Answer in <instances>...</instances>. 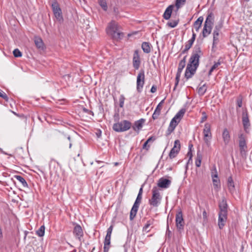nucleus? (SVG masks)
Segmentation results:
<instances>
[{"label": "nucleus", "mask_w": 252, "mask_h": 252, "mask_svg": "<svg viewBox=\"0 0 252 252\" xmlns=\"http://www.w3.org/2000/svg\"><path fill=\"white\" fill-rule=\"evenodd\" d=\"M164 102V99H163L162 100H161L158 104V105H157L156 109L155 110V111L158 113H160V111L161 110V108H162V104Z\"/></svg>", "instance_id": "nucleus-41"}, {"label": "nucleus", "mask_w": 252, "mask_h": 252, "mask_svg": "<svg viewBox=\"0 0 252 252\" xmlns=\"http://www.w3.org/2000/svg\"><path fill=\"white\" fill-rule=\"evenodd\" d=\"M227 187L229 191L232 193L235 190V186L234 182L227 183Z\"/></svg>", "instance_id": "nucleus-37"}, {"label": "nucleus", "mask_w": 252, "mask_h": 252, "mask_svg": "<svg viewBox=\"0 0 252 252\" xmlns=\"http://www.w3.org/2000/svg\"><path fill=\"white\" fill-rule=\"evenodd\" d=\"M171 181L163 177L160 178L158 181L157 185L159 188L167 189L171 185Z\"/></svg>", "instance_id": "nucleus-14"}, {"label": "nucleus", "mask_w": 252, "mask_h": 252, "mask_svg": "<svg viewBox=\"0 0 252 252\" xmlns=\"http://www.w3.org/2000/svg\"><path fill=\"white\" fill-rule=\"evenodd\" d=\"M62 140L64 145L68 144L69 148H71L72 146V143L71 141L70 136L69 135H67L66 136H64Z\"/></svg>", "instance_id": "nucleus-30"}, {"label": "nucleus", "mask_w": 252, "mask_h": 252, "mask_svg": "<svg viewBox=\"0 0 252 252\" xmlns=\"http://www.w3.org/2000/svg\"><path fill=\"white\" fill-rule=\"evenodd\" d=\"M221 63L219 60L217 62L215 63L212 66V69H216L220 64Z\"/></svg>", "instance_id": "nucleus-51"}, {"label": "nucleus", "mask_w": 252, "mask_h": 252, "mask_svg": "<svg viewBox=\"0 0 252 252\" xmlns=\"http://www.w3.org/2000/svg\"><path fill=\"white\" fill-rule=\"evenodd\" d=\"M152 196L149 200V203L153 207H158L161 202L162 196L159 192V189L157 187H153L152 190Z\"/></svg>", "instance_id": "nucleus-3"}, {"label": "nucleus", "mask_w": 252, "mask_h": 252, "mask_svg": "<svg viewBox=\"0 0 252 252\" xmlns=\"http://www.w3.org/2000/svg\"><path fill=\"white\" fill-rule=\"evenodd\" d=\"M111 236L109 235H106L105 236L104 242V252H108L109 251L110 245Z\"/></svg>", "instance_id": "nucleus-22"}, {"label": "nucleus", "mask_w": 252, "mask_h": 252, "mask_svg": "<svg viewBox=\"0 0 252 252\" xmlns=\"http://www.w3.org/2000/svg\"><path fill=\"white\" fill-rule=\"evenodd\" d=\"M96 135L98 138H99L101 135V131L100 130H98L96 132Z\"/></svg>", "instance_id": "nucleus-64"}, {"label": "nucleus", "mask_w": 252, "mask_h": 252, "mask_svg": "<svg viewBox=\"0 0 252 252\" xmlns=\"http://www.w3.org/2000/svg\"><path fill=\"white\" fill-rule=\"evenodd\" d=\"M142 198V195H140V194L137 195L136 199V200L134 203V204L133 205V206L130 210L129 219L131 220H132L134 219V218L135 217V216L137 214L140 204L141 202Z\"/></svg>", "instance_id": "nucleus-6"}, {"label": "nucleus", "mask_w": 252, "mask_h": 252, "mask_svg": "<svg viewBox=\"0 0 252 252\" xmlns=\"http://www.w3.org/2000/svg\"><path fill=\"white\" fill-rule=\"evenodd\" d=\"M186 58L187 56H185L184 58L180 62L178 67V70L182 71L183 69L185 67L186 63Z\"/></svg>", "instance_id": "nucleus-31"}, {"label": "nucleus", "mask_w": 252, "mask_h": 252, "mask_svg": "<svg viewBox=\"0 0 252 252\" xmlns=\"http://www.w3.org/2000/svg\"><path fill=\"white\" fill-rule=\"evenodd\" d=\"M182 72V71L177 70V72L176 76V82L175 84V87H174V90L175 89L176 87H177V86L178 85V84L179 83L181 74Z\"/></svg>", "instance_id": "nucleus-38"}, {"label": "nucleus", "mask_w": 252, "mask_h": 252, "mask_svg": "<svg viewBox=\"0 0 252 252\" xmlns=\"http://www.w3.org/2000/svg\"><path fill=\"white\" fill-rule=\"evenodd\" d=\"M140 64V57L138 52L136 50L134 52L133 57V66L135 69H138Z\"/></svg>", "instance_id": "nucleus-18"}, {"label": "nucleus", "mask_w": 252, "mask_h": 252, "mask_svg": "<svg viewBox=\"0 0 252 252\" xmlns=\"http://www.w3.org/2000/svg\"><path fill=\"white\" fill-rule=\"evenodd\" d=\"M242 123L244 129L246 132L250 126V120L248 117V113L247 110H244L242 112Z\"/></svg>", "instance_id": "nucleus-11"}, {"label": "nucleus", "mask_w": 252, "mask_h": 252, "mask_svg": "<svg viewBox=\"0 0 252 252\" xmlns=\"http://www.w3.org/2000/svg\"><path fill=\"white\" fill-rule=\"evenodd\" d=\"M51 7L56 19L60 22H62L63 20L62 12L57 0H54L52 1Z\"/></svg>", "instance_id": "nucleus-5"}, {"label": "nucleus", "mask_w": 252, "mask_h": 252, "mask_svg": "<svg viewBox=\"0 0 252 252\" xmlns=\"http://www.w3.org/2000/svg\"><path fill=\"white\" fill-rule=\"evenodd\" d=\"M207 86L206 84L203 85L202 86L199 87L198 89V93L200 95H203L207 91Z\"/></svg>", "instance_id": "nucleus-33"}, {"label": "nucleus", "mask_w": 252, "mask_h": 252, "mask_svg": "<svg viewBox=\"0 0 252 252\" xmlns=\"http://www.w3.org/2000/svg\"><path fill=\"white\" fill-rule=\"evenodd\" d=\"M222 137L224 144L227 145L230 141V136L229 132L226 128L223 130Z\"/></svg>", "instance_id": "nucleus-20"}, {"label": "nucleus", "mask_w": 252, "mask_h": 252, "mask_svg": "<svg viewBox=\"0 0 252 252\" xmlns=\"http://www.w3.org/2000/svg\"><path fill=\"white\" fill-rule=\"evenodd\" d=\"M184 224L185 222L183 217V214L182 211L180 210L176 215V225L177 229L180 230L183 229Z\"/></svg>", "instance_id": "nucleus-9"}, {"label": "nucleus", "mask_w": 252, "mask_h": 252, "mask_svg": "<svg viewBox=\"0 0 252 252\" xmlns=\"http://www.w3.org/2000/svg\"><path fill=\"white\" fill-rule=\"evenodd\" d=\"M201 25L200 24L197 23L195 21L193 24L194 28H195L196 32H198Z\"/></svg>", "instance_id": "nucleus-53"}, {"label": "nucleus", "mask_w": 252, "mask_h": 252, "mask_svg": "<svg viewBox=\"0 0 252 252\" xmlns=\"http://www.w3.org/2000/svg\"><path fill=\"white\" fill-rule=\"evenodd\" d=\"M221 28H222V25L221 24L216 25L215 27V29L214 31H216L217 32H220V30L221 29Z\"/></svg>", "instance_id": "nucleus-55"}, {"label": "nucleus", "mask_w": 252, "mask_h": 252, "mask_svg": "<svg viewBox=\"0 0 252 252\" xmlns=\"http://www.w3.org/2000/svg\"><path fill=\"white\" fill-rule=\"evenodd\" d=\"M203 21V17L202 16L199 17L196 21H195L197 23L200 24V25H202V22Z\"/></svg>", "instance_id": "nucleus-57"}, {"label": "nucleus", "mask_w": 252, "mask_h": 252, "mask_svg": "<svg viewBox=\"0 0 252 252\" xmlns=\"http://www.w3.org/2000/svg\"><path fill=\"white\" fill-rule=\"evenodd\" d=\"M73 233L75 237L81 241V238L83 236V231L81 226L79 224H76L73 229Z\"/></svg>", "instance_id": "nucleus-17"}, {"label": "nucleus", "mask_w": 252, "mask_h": 252, "mask_svg": "<svg viewBox=\"0 0 252 252\" xmlns=\"http://www.w3.org/2000/svg\"><path fill=\"white\" fill-rule=\"evenodd\" d=\"M192 37L186 43L185 46V49L182 51L181 55L187 53L188 51V50L191 47L192 45H193L194 42V40L196 38V34L194 32L193 30L192 31Z\"/></svg>", "instance_id": "nucleus-15"}, {"label": "nucleus", "mask_w": 252, "mask_h": 252, "mask_svg": "<svg viewBox=\"0 0 252 252\" xmlns=\"http://www.w3.org/2000/svg\"><path fill=\"white\" fill-rule=\"evenodd\" d=\"M186 2V0H176L175 5L177 8H179L182 5L184 4Z\"/></svg>", "instance_id": "nucleus-43"}, {"label": "nucleus", "mask_w": 252, "mask_h": 252, "mask_svg": "<svg viewBox=\"0 0 252 252\" xmlns=\"http://www.w3.org/2000/svg\"><path fill=\"white\" fill-rule=\"evenodd\" d=\"M204 140L206 143L209 144L210 140L212 138L211 132V125L209 123H206L203 129Z\"/></svg>", "instance_id": "nucleus-8"}, {"label": "nucleus", "mask_w": 252, "mask_h": 252, "mask_svg": "<svg viewBox=\"0 0 252 252\" xmlns=\"http://www.w3.org/2000/svg\"><path fill=\"white\" fill-rule=\"evenodd\" d=\"M113 229V225H110V227L107 230L106 235L111 236Z\"/></svg>", "instance_id": "nucleus-50"}, {"label": "nucleus", "mask_w": 252, "mask_h": 252, "mask_svg": "<svg viewBox=\"0 0 252 252\" xmlns=\"http://www.w3.org/2000/svg\"><path fill=\"white\" fill-rule=\"evenodd\" d=\"M212 29V27L207 26V25H204L202 31V35L203 37H206L209 34H210L211 32Z\"/></svg>", "instance_id": "nucleus-25"}, {"label": "nucleus", "mask_w": 252, "mask_h": 252, "mask_svg": "<svg viewBox=\"0 0 252 252\" xmlns=\"http://www.w3.org/2000/svg\"><path fill=\"white\" fill-rule=\"evenodd\" d=\"M159 115H160L159 113H158L156 111H154V112L152 115V118L154 120H156V119H158V118Z\"/></svg>", "instance_id": "nucleus-56"}, {"label": "nucleus", "mask_w": 252, "mask_h": 252, "mask_svg": "<svg viewBox=\"0 0 252 252\" xmlns=\"http://www.w3.org/2000/svg\"><path fill=\"white\" fill-rule=\"evenodd\" d=\"M202 215H203V221L204 222H206L207 220V214L206 211L205 210L203 212Z\"/></svg>", "instance_id": "nucleus-52"}, {"label": "nucleus", "mask_w": 252, "mask_h": 252, "mask_svg": "<svg viewBox=\"0 0 252 252\" xmlns=\"http://www.w3.org/2000/svg\"><path fill=\"white\" fill-rule=\"evenodd\" d=\"M141 47L143 52L146 53H149L151 52L150 44L149 42H144L142 44Z\"/></svg>", "instance_id": "nucleus-28"}, {"label": "nucleus", "mask_w": 252, "mask_h": 252, "mask_svg": "<svg viewBox=\"0 0 252 252\" xmlns=\"http://www.w3.org/2000/svg\"><path fill=\"white\" fill-rule=\"evenodd\" d=\"M107 32L108 34L116 40L121 39L124 36L123 33L119 31L118 25L114 21L109 23Z\"/></svg>", "instance_id": "nucleus-2"}, {"label": "nucleus", "mask_w": 252, "mask_h": 252, "mask_svg": "<svg viewBox=\"0 0 252 252\" xmlns=\"http://www.w3.org/2000/svg\"><path fill=\"white\" fill-rule=\"evenodd\" d=\"M45 232V226L42 225L40 228L36 231V234L39 237H42L44 235Z\"/></svg>", "instance_id": "nucleus-35"}, {"label": "nucleus", "mask_w": 252, "mask_h": 252, "mask_svg": "<svg viewBox=\"0 0 252 252\" xmlns=\"http://www.w3.org/2000/svg\"><path fill=\"white\" fill-rule=\"evenodd\" d=\"M214 21V20L213 14L212 12H211L208 15L207 18L205 20L204 25H207V26L213 27Z\"/></svg>", "instance_id": "nucleus-23"}, {"label": "nucleus", "mask_w": 252, "mask_h": 252, "mask_svg": "<svg viewBox=\"0 0 252 252\" xmlns=\"http://www.w3.org/2000/svg\"><path fill=\"white\" fill-rule=\"evenodd\" d=\"M202 158V154H201V153L199 151H198L197 152V155H196V158L195 162V165L197 167H199L201 166Z\"/></svg>", "instance_id": "nucleus-27"}, {"label": "nucleus", "mask_w": 252, "mask_h": 252, "mask_svg": "<svg viewBox=\"0 0 252 252\" xmlns=\"http://www.w3.org/2000/svg\"><path fill=\"white\" fill-rule=\"evenodd\" d=\"M219 32H218L216 31H213V43L212 48H214L215 47H216V45L218 44L219 42L218 37L219 35Z\"/></svg>", "instance_id": "nucleus-29"}, {"label": "nucleus", "mask_w": 252, "mask_h": 252, "mask_svg": "<svg viewBox=\"0 0 252 252\" xmlns=\"http://www.w3.org/2000/svg\"><path fill=\"white\" fill-rule=\"evenodd\" d=\"M0 97L3 98L6 101H7L8 99V96L6 95V94L2 91H0Z\"/></svg>", "instance_id": "nucleus-46"}, {"label": "nucleus", "mask_w": 252, "mask_h": 252, "mask_svg": "<svg viewBox=\"0 0 252 252\" xmlns=\"http://www.w3.org/2000/svg\"><path fill=\"white\" fill-rule=\"evenodd\" d=\"M188 156H189V160L191 159L192 157V154L191 151H189L188 152Z\"/></svg>", "instance_id": "nucleus-62"}, {"label": "nucleus", "mask_w": 252, "mask_h": 252, "mask_svg": "<svg viewBox=\"0 0 252 252\" xmlns=\"http://www.w3.org/2000/svg\"><path fill=\"white\" fill-rule=\"evenodd\" d=\"M98 3L104 11L107 10V4L106 0H98Z\"/></svg>", "instance_id": "nucleus-34"}, {"label": "nucleus", "mask_w": 252, "mask_h": 252, "mask_svg": "<svg viewBox=\"0 0 252 252\" xmlns=\"http://www.w3.org/2000/svg\"><path fill=\"white\" fill-rule=\"evenodd\" d=\"M228 205L226 199L224 198L219 203L220 212L219 214L227 215Z\"/></svg>", "instance_id": "nucleus-16"}, {"label": "nucleus", "mask_w": 252, "mask_h": 252, "mask_svg": "<svg viewBox=\"0 0 252 252\" xmlns=\"http://www.w3.org/2000/svg\"><path fill=\"white\" fill-rule=\"evenodd\" d=\"M157 86H155V85H153V86L152 87V88H151V91H151V92L152 93H155V92L157 91Z\"/></svg>", "instance_id": "nucleus-58"}, {"label": "nucleus", "mask_w": 252, "mask_h": 252, "mask_svg": "<svg viewBox=\"0 0 252 252\" xmlns=\"http://www.w3.org/2000/svg\"><path fill=\"white\" fill-rule=\"evenodd\" d=\"M202 55L200 45H195L185 71V77L187 80L191 78L195 74L199 66V59Z\"/></svg>", "instance_id": "nucleus-1"}, {"label": "nucleus", "mask_w": 252, "mask_h": 252, "mask_svg": "<svg viewBox=\"0 0 252 252\" xmlns=\"http://www.w3.org/2000/svg\"><path fill=\"white\" fill-rule=\"evenodd\" d=\"M145 83V72L141 70L138 74L136 80V89L138 92L141 93Z\"/></svg>", "instance_id": "nucleus-7"}, {"label": "nucleus", "mask_w": 252, "mask_h": 252, "mask_svg": "<svg viewBox=\"0 0 252 252\" xmlns=\"http://www.w3.org/2000/svg\"><path fill=\"white\" fill-rule=\"evenodd\" d=\"M13 55L16 58L21 57L22 56L21 52L18 49H15L13 51Z\"/></svg>", "instance_id": "nucleus-40"}, {"label": "nucleus", "mask_w": 252, "mask_h": 252, "mask_svg": "<svg viewBox=\"0 0 252 252\" xmlns=\"http://www.w3.org/2000/svg\"><path fill=\"white\" fill-rule=\"evenodd\" d=\"M227 218V215L219 214L218 225L220 229H221L225 225Z\"/></svg>", "instance_id": "nucleus-19"}, {"label": "nucleus", "mask_w": 252, "mask_h": 252, "mask_svg": "<svg viewBox=\"0 0 252 252\" xmlns=\"http://www.w3.org/2000/svg\"><path fill=\"white\" fill-rule=\"evenodd\" d=\"M152 222L151 220H149L147 222L146 224L145 225V226L143 227V231L149 232V228L150 226L151 225Z\"/></svg>", "instance_id": "nucleus-44"}, {"label": "nucleus", "mask_w": 252, "mask_h": 252, "mask_svg": "<svg viewBox=\"0 0 252 252\" xmlns=\"http://www.w3.org/2000/svg\"><path fill=\"white\" fill-rule=\"evenodd\" d=\"M131 127V123L129 121L123 120L114 124L113 129L116 132H121L128 130Z\"/></svg>", "instance_id": "nucleus-4"}, {"label": "nucleus", "mask_w": 252, "mask_h": 252, "mask_svg": "<svg viewBox=\"0 0 252 252\" xmlns=\"http://www.w3.org/2000/svg\"><path fill=\"white\" fill-rule=\"evenodd\" d=\"M218 176L217 169L216 168H215L214 172H212V178L213 179V178H218Z\"/></svg>", "instance_id": "nucleus-54"}, {"label": "nucleus", "mask_w": 252, "mask_h": 252, "mask_svg": "<svg viewBox=\"0 0 252 252\" xmlns=\"http://www.w3.org/2000/svg\"><path fill=\"white\" fill-rule=\"evenodd\" d=\"M185 112H186L185 109H184V108L181 109L175 115V116H174V117L173 119H174L175 120H176V121H179V123H180L181 120L183 117Z\"/></svg>", "instance_id": "nucleus-24"}, {"label": "nucleus", "mask_w": 252, "mask_h": 252, "mask_svg": "<svg viewBox=\"0 0 252 252\" xmlns=\"http://www.w3.org/2000/svg\"><path fill=\"white\" fill-rule=\"evenodd\" d=\"M83 111L85 112V113H87L88 114H91V113H93L92 111H90V110H89L88 109L85 108H83Z\"/></svg>", "instance_id": "nucleus-63"}, {"label": "nucleus", "mask_w": 252, "mask_h": 252, "mask_svg": "<svg viewBox=\"0 0 252 252\" xmlns=\"http://www.w3.org/2000/svg\"><path fill=\"white\" fill-rule=\"evenodd\" d=\"M237 106L239 107H241L242 106V100H238L237 102Z\"/></svg>", "instance_id": "nucleus-61"}, {"label": "nucleus", "mask_w": 252, "mask_h": 252, "mask_svg": "<svg viewBox=\"0 0 252 252\" xmlns=\"http://www.w3.org/2000/svg\"><path fill=\"white\" fill-rule=\"evenodd\" d=\"M181 149V144L179 140H176L174 142V147L171 149L169 154V157L170 158H174L179 152L180 151Z\"/></svg>", "instance_id": "nucleus-10"}, {"label": "nucleus", "mask_w": 252, "mask_h": 252, "mask_svg": "<svg viewBox=\"0 0 252 252\" xmlns=\"http://www.w3.org/2000/svg\"><path fill=\"white\" fill-rule=\"evenodd\" d=\"M179 20L178 19L172 20L171 21L168 22L167 23V25L171 28H175L178 24Z\"/></svg>", "instance_id": "nucleus-36"}, {"label": "nucleus", "mask_w": 252, "mask_h": 252, "mask_svg": "<svg viewBox=\"0 0 252 252\" xmlns=\"http://www.w3.org/2000/svg\"><path fill=\"white\" fill-rule=\"evenodd\" d=\"M174 127L169 126L168 129L166 131V135H169L174 130Z\"/></svg>", "instance_id": "nucleus-49"}, {"label": "nucleus", "mask_w": 252, "mask_h": 252, "mask_svg": "<svg viewBox=\"0 0 252 252\" xmlns=\"http://www.w3.org/2000/svg\"><path fill=\"white\" fill-rule=\"evenodd\" d=\"M202 117L201 119L200 123H202L205 121L207 119V116L205 112H202Z\"/></svg>", "instance_id": "nucleus-47"}, {"label": "nucleus", "mask_w": 252, "mask_h": 252, "mask_svg": "<svg viewBox=\"0 0 252 252\" xmlns=\"http://www.w3.org/2000/svg\"><path fill=\"white\" fill-rule=\"evenodd\" d=\"M212 180L215 188L218 189L220 188V180L218 178H213Z\"/></svg>", "instance_id": "nucleus-39"}, {"label": "nucleus", "mask_w": 252, "mask_h": 252, "mask_svg": "<svg viewBox=\"0 0 252 252\" xmlns=\"http://www.w3.org/2000/svg\"><path fill=\"white\" fill-rule=\"evenodd\" d=\"M239 138V146L241 152L245 151L247 149L246 144V136L243 133L239 134L238 135Z\"/></svg>", "instance_id": "nucleus-12"}, {"label": "nucleus", "mask_w": 252, "mask_h": 252, "mask_svg": "<svg viewBox=\"0 0 252 252\" xmlns=\"http://www.w3.org/2000/svg\"><path fill=\"white\" fill-rule=\"evenodd\" d=\"M145 122V120L142 118L135 121L133 125L132 126L131 125L132 129L138 134L140 130L142 129Z\"/></svg>", "instance_id": "nucleus-13"}, {"label": "nucleus", "mask_w": 252, "mask_h": 252, "mask_svg": "<svg viewBox=\"0 0 252 252\" xmlns=\"http://www.w3.org/2000/svg\"><path fill=\"white\" fill-rule=\"evenodd\" d=\"M125 100V97L124 95L123 94H121L119 97V105L120 107L123 108L124 107Z\"/></svg>", "instance_id": "nucleus-42"}, {"label": "nucleus", "mask_w": 252, "mask_h": 252, "mask_svg": "<svg viewBox=\"0 0 252 252\" xmlns=\"http://www.w3.org/2000/svg\"><path fill=\"white\" fill-rule=\"evenodd\" d=\"M155 138L153 136H151L150 137H149L147 140L146 141V142H147L148 143H149L150 142H153L155 140Z\"/></svg>", "instance_id": "nucleus-60"}, {"label": "nucleus", "mask_w": 252, "mask_h": 252, "mask_svg": "<svg viewBox=\"0 0 252 252\" xmlns=\"http://www.w3.org/2000/svg\"><path fill=\"white\" fill-rule=\"evenodd\" d=\"M34 43L37 48L43 49L44 43L40 37H35L34 38Z\"/></svg>", "instance_id": "nucleus-26"}, {"label": "nucleus", "mask_w": 252, "mask_h": 252, "mask_svg": "<svg viewBox=\"0 0 252 252\" xmlns=\"http://www.w3.org/2000/svg\"><path fill=\"white\" fill-rule=\"evenodd\" d=\"M14 177L18 180L19 181L20 183H22L23 186L24 187H26L27 188L28 187V184L27 183V182L26 181V180H25V179L22 177L21 176H20V175H15L14 176Z\"/></svg>", "instance_id": "nucleus-32"}, {"label": "nucleus", "mask_w": 252, "mask_h": 252, "mask_svg": "<svg viewBox=\"0 0 252 252\" xmlns=\"http://www.w3.org/2000/svg\"><path fill=\"white\" fill-rule=\"evenodd\" d=\"M148 143L146 141L143 145V148L148 150L150 148V145H148Z\"/></svg>", "instance_id": "nucleus-59"}, {"label": "nucleus", "mask_w": 252, "mask_h": 252, "mask_svg": "<svg viewBox=\"0 0 252 252\" xmlns=\"http://www.w3.org/2000/svg\"><path fill=\"white\" fill-rule=\"evenodd\" d=\"M179 123V121H176V120L172 119L170 123L169 126L174 127L175 129Z\"/></svg>", "instance_id": "nucleus-45"}, {"label": "nucleus", "mask_w": 252, "mask_h": 252, "mask_svg": "<svg viewBox=\"0 0 252 252\" xmlns=\"http://www.w3.org/2000/svg\"><path fill=\"white\" fill-rule=\"evenodd\" d=\"M174 6L170 5L167 7L163 14V17L165 20L170 19Z\"/></svg>", "instance_id": "nucleus-21"}, {"label": "nucleus", "mask_w": 252, "mask_h": 252, "mask_svg": "<svg viewBox=\"0 0 252 252\" xmlns=\"http://www.w3.org/2000/svg\"><path fill=\"white\" fill-rule=\"evenodd\" d=\"M174 127L169 126L168 129L166 131V135H169L174 130Z\"/></svg>", "instance_id": "nucleus-48"}]
</instances>
